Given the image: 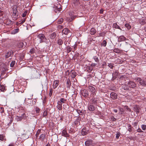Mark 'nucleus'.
Here are the masks:
<instances>
[{
    "label": "nucleus",
    "instance_id": "23",
    "mask_svg": "<svg viewBox=\"0 0 146 146\" xmlns=\"http://www.w3.org/2000/svg\"><path fill=\"white\" fill-rule=\"evenodd\" d=\"M45 135L44 134H42L40 135L39 137V139L41 141H43L45 138Z\"/></svg>",
    "mask_w": 146,
    "mask_h": 146
},
{
    "label": "nucleus",
    "instance_id": "22",
    "mask_svg": "<svg viewBox=\"0 0 146 146\" xmlns=\"http://www.w3.org/2000/svg\"><path fill=\"white\" fill-rule=\"evenodd\" d=\"M113 51L117 53H120L122 52V50L118 48H115L113 49Z\"/></svg>",
    "mask_w": 146,
    "mask_h": 146
},
{
    "label": "nucleus",
    "instance_id": "8",
    "mask_svg": "<svg viewBox=\"0 0 146 146\" xmlns=\"http://www.w3.org/2000/svg\"><path fill=\"white\" fill-rule=\"evenodd\" d=\"M92 140L91 139H88L85 141V144L86 146H90L92 145Z\"/></svg>",
    "mask_w": 146,
    "mask_h": 146
},
{
    "label": "nucleus",
    "instance_id": "24",
    "mask_svg": "<svg viewBox=\"0 0 146 146\" xmlns=\"http://www.w3.org/2000/svg\"><path fill=\"white\" fill-rule=\"evenodd\" d=\"M118 74V72H117V71H116L114 73H113V74H112L113 78L114 79H115V78H116Z\"/></svg>",
    "mask_w": 146,
    "mask_h": 146
},
{
    "label": "nucleus",
    "instance_id": "35",
    "mask_svg": "<svg viewBox=\"0 0 146 146\" xmlns=\"http://www.w3.org/2000/svg\"><path fill=\"white\" fill-rule=\"evenodd\" d=\"M94 58L95 61L96 62H99V59L98 58V56H95L94 57Z\"/></svg>",
    "mask_w": 146,
    "mask_h": 146
},
{
    "label": "nucleus",
    "instance_id": "55",
    "mask_svg": "<svg viewBox=\"0 0 146 146\" xmlns=\"http://www.w3.org/2000/svg\"><path fill=\"white\" fill-rule=\"evenodd\" d=\"M137 131L138 132H143V131L139 128H138L137 130Z\"/></svg>",
    "mask_w": 146,
    "mask_h": 146
},
{
    "label": "nucleus",
    "instance_id": "9",
    "mask_svg": "<svg viewBox=\"0 0 146 146\" xmlns=\"http://www.w3.org/2000/svg\"><path fill=\"white\" fill-rule=\"evenodd\" d=\"M77 73L74 70H72L70 72V75L72 78H74L76 76Z\"/></svg>",
    "mask_w": 146,
    "mask_h": 146
},
{
    "label": "nucleus",
    "instance_id": "41",
    "mask_svg": "<svg viewBox=\"0 0 146 146\" xmlns=\"http://www.w3.org/2000/svg\"><path fill=\"white\" fill-rule=\"evenodd\" d=\"M62 9V8L61 7H60L59 8H58L57 7H56V10H55V11L56 13H57V11H60Z\"/></svg>",
    "mask_w": 146,
    "mask_h": 146
},
{
    "label": "nucleus",
    "instance_id": "60",
    "mask_svg": "<svg viewBox=\"0 0 146 146\" xmlns=\"http://www.w3.org/2000/svg\"><path fill=\"white\" fill-rule=\"evenodd\" d=\"M63 28V27L62 25H59L58 26V28L59 29H61Z\"/></svg>",
    "mask_w": 146,
    "mask_h": 146
},
{
    "label": "nucleus",
    "instance_id": "10",
    "mask_svg": "<svg viewBox=\"0 0 146 146\" xmlns=\"http://www.w3.org/2000/svg\"><path fill=\"white\" fill-rule=\"evenodd\" d=\"M62 135L66 137L69 136V134L67 133L66 130L65 129H63L62 131Z\"/></svg>",
    "mask_w": 146,
    "mask_h": 146
},
{
    "label": "nucleus",
    "instance_id": "14",
    "mask_svg": "<svg viewBox=\"0 0 146 146\" xmlns=\"http://www.w3.org/2000/svg\"><path fill=\"white\" fill-rule=\"evenodd\" d=\"M134 111L136 112V113L137 114L139 112L140 107L137 106H135L134 108Z\"/></svg>",
    "mask_w": 146,
    "mask_h": 146
},
{
    "label": "nucleus",
    "instance_id": "2",
    "mask_svg": "<svg viewBox=\"0 0 146 146\" xmlns=\"http://www.w3.org/2000/svg\"><path fill=\"white\" fill-rule=\"evenodd\" d=\"M88 88L89 91L91 93V94L95 95L96 94V89L95 88L92 86H89Z\"/></svg>",
    "mask_w": 146,
    "mask_h": 146
},
{
    "label": "nucleus",
    "instance_id": "42",
    "mask_svg": "<svg viewBox=\"0 0 146 146\" xmlns=\"http://www.w3.org/2000/svg\"><path fill=\"white\" fill-rule=\"evenodd\" d=\"M35 109V111L36 113H38L40 111V109L39 108L37 107H36Z\"/></svg>",
    "mask_w": 146,
    "mask_h": 146
},
{
    "label": "nucleus",
    "instance_id": "61",
    "mask_svg": "<svg viewBox=\"0 0 146 146\" xmlns=\"http://www.w3.org/2000/svg\"><path fill=\"white\" fill-rule=\"evenodd\" d=\"M26 13H25V12L24 13H23V17H25L26 15Z\"/></svg>",
    "mask_w": 146,
    "mask_h": 146
},
{
    "label": "nucleus",
    "instance_id": "52",
    "mask_svg": "<svg viewBox=\"0 0 146 146\" xmlns=\"http://www.w3.org/2000/svg\"><path fill=\"white\" fill-rule=\"evenodd\" d=\"M0 111H1V113L4 112V110L3 108L1 107L0 108Z\"/></svg>",
    "mask_w": 146,
    "mask_h": 146
},
{
    "label": "nucleus",
    "instance_id": "57",
    "mask_svg": "<svg viewBox=\"0 0 146 146\" xmlns=\"http://www.w3.org/2000/svg\"><path fill=\"white\" fill-rule=\"evenodd\" d=\"M52 93V89H51L50 91L49 96H51Z\"/></svg>",
    "mask_w": 146,
    "mask_h": 146
},
{
    "label": "nucleus",
    "instance_id": "15",
    "mask_svg": "<svg viewBox=\"0 0 146 146\" xmlns=\"http://www.w3.org/2000/svg\"><path fill=\"white\" fill-rule=\"evenodd\" d=\"M18 13L17 11V9L16 8L13 9V16H17Z\"/></svg>",
    "mask_w": 146,
    "mask_h": 146
},
{
    "label": "nucleus",
    "instance_id": "64",
    "mask_svg": "<svg viewBox=\"0 0 146 146\" xmlns=\"http://www.w3.org/2000/svg\"><path fill=\"white\" fill-rule=\"evenodd\" d=\"M127 110H128L129 111H131V110L127 106Z\"/></svg>",
    "mask_w": 146,
    "mask_h": 146
},
{
    "label": "nucleus",
    "instance_id": "45",
    "mask_svg": "<svg viewBox=\"0 0 146 146\" xmlns=\"http://www.w3.org/2000/svg\"><path fill=\"white\" fill-rule=\"evenodd\" d=\"M70 73V72L68 70H67L65 73V76H68L69 75Z\"/></svg>",
    "mask_w": 146,
    "mask_h": 146
},
{
    "label": "nucleus",
    "instance_id": "16",
    "mask_svg": "<svg viewBox=\"0 0 146 146\" xmlns=\"http://www.w3.org/2000/svg\"><path fill=\"white\" fill-rule=\"evenodd\" d=\"M70 32V30L67 28L64 29L62 31V33L66 35H67Z\"/></svg>",
    "mask_w": 146,
    "mask_h": 146
},
{
    "label": "nucleus",
    "instance_id": "44",
    "mask_svg": "<svg viewBox=\"0 0 146 146\" xmlns=\"http://www.w3.org/2000/svg\"><path fill=\"white\" fill-rule=\"evenodd\" d=\"M141 128L143 130H145L146 129V125H141Z\"/></svg>",
    "mask_w": 146,
    "mask_h": 146
},
{
    "label": "nucleus",
    "instance_id": "3",
    "mask_svg": "<svg viewBox=\"0 0 146 146\" xmlns=\"http://www.w3.org/2000/svg\"><path fill=\"white\" fill-rule=\"evenodd\" d=\"M38 37L40 39V43L43 42L46 39L45 37L43 34H39L38 35Z\"/></svg>",
    "mask_w": 146,
    "mask_h": 146
},
{
    "label": "nucleus",
    "instance_id": "48",
    "mask_svg": "<svg viewBox=\"0 0 146 146\" xmlns=\"http://www.w3.org/2000/svg\"><path fill=\"white\" fill-rule=\"evenodd\" d=\"M140 23L141 25H143L145 23V22L143 20H141L140 21Z\"/></svg>",
    "mask_w": 146,
    "mask_h": 146
},
{
    "label": "nucleus",
    "instance_id": "37",
    "mask_svg": "<svg viewBox=\"0 0 146 146\" xmlns=\"http://www.w3.org/2000/svg\"><path fill=\"white\" fill-rule=\"evenodd\" d=\"M125 26L128 29H130L131 28V26L128 23H127L125 24Z\"/></svg>",
    "mask_w": 146,
    "mask_h": 146
},
{
    "label": "nucleus",
    "instance_id": "13",
    "mask_svg": "<svg viewBox=\"0 0 146 146\" xmlns=\"http://www.w3.org/2000/svg\"><path fill=\"white\" fill-rule=\"evenodd\" d=\"M80 117H78L77 119L74 121V123L76 125H80Z\"/></svg>",
    "mask_w": 146,
    "mask_h": 146
},
{
    "label": "nucleus",
    "instance_id": "32",
    "mask_svg": "<svg viewBox=\"0 0 146 146\" xmlns=\"http://www.w3.org/2000/svg\"><path fill=\"white\" fill-rule=\"evenodd\" d=\"M58 44L60 45H61L63 43L62 40L61 39H60L58 40Z\"/></svg>",
    "mask_w": 146,
    "mask_h": 146
},
{
    "label": "nucleus",
    "instance_id": "39",
    "mask_svg": "<svg viewBox=\"0 0 146 146\" xmlns=\"http://www.w3.org/2000/svg\"><path fill=\"white\" fill-rule=\"evenodd\" d=\"M15 64V61H12L10 64L11 67H13Z\"/></svg>",
    "mask_w": 146,
    "mask_h": 146
},
{
    "label": "nucleus",
    "instance_id": "19",
    "mask_svg": "<svg viewBox=\"0 0 146 146\" xmlns=\"http://www.w3.org/2000/svg\"><path fill=\"white\" fill-rule=\"evenodd\" d=\"M59 83V81L58 80H55L54 82V84H53V88H56L58 85Z\"/></svg>",
    "mask_w": 146,
    "mask_h": 146
},
{
    "label": "nucleus",
    "instance_id": "28",
    "mask_svg": "<svg viewBox=\"0 0 146 146\" xmlns=\"http://www.w3.org/2000/svg\"><path fill=\"white\" fill-rule=\"evenodd\" d=\"M119 39L121 40V41H123L125 40L126 38L125 37L123 36H121L119 37Z\"/></svg>",
    "mask_w": 146,
    "mask_h": 146
},
{
    "label": "nucleus",
    "instance_id": "25",
    "mask_svg": "<svg viewBox=\"0 0 146 146\" xmlns=\"http://www.w3.org/2000/svg\"><path fill=\"white\" fill-rule=\"evenodd\" d=\"M66 100L64 98H61L60 101H59L62 104L65 103V102L66 101Z\"/></svg>",
    "mask_w": 146,
    "mask_h": 146
},
{
    "label": "nucleus",
    "instance_id": "5",
    "mask_svg": "<svg viewBox=\"0 0 146 146\" xmlns=\"http://www.w3.org/2000/svg\"><path fill=\"white\" fill-rule=\"evenodd\" d=\"M81 94L82 96L85 97H87L89 95L88 91L86 90H82L81 91Z\"/></svg>",
    "mask_w": 146,
    "mask_h": 146
},
{
    "label": "nucleus",
    "instance_id": "27",
    "mask_svg": "<svg viewBox=\"0 0 146 146\" xmlns=\"http://www.w3.org/2000/svg\"><path fill=\"white\" fill-rule=\"evenodd\" d=\"M21 137L23 138L24 139H27V137H25V136L26 135V132H25H25L24 133H21Z\"/></svg>",
    "mask_w": 146,
    "mask_h": 146
},
{
    "label": "nucleus",
    "instance_id": "18",
    "mask_svg": "<svg viewBox=\"0 0 146 146\" xmlns=\"http://www.w3.org/2000/svg\"><path fill=\"white\" fill-rule=\"evenodd\" d=\"M56 36V33L55 32H53L50 35V38L52 39H54Z\"/></svg>",
    "mask_w": 146,
    "mask_h": 146
},
{
    "label": "nucleus",
    "instance_id": "36",
    "mask_svg": "<svg viewBox=\"0 0 146 146\" xmlns=\"http://www.w3.org/2000/svg\"><path fill=\"white\" fill-rule=\"evenodd\" d=\"M5 90V87L4 86L1 84H0V90H1V91H4Z\"/></svg>",
    "mask_w": 146,
    "mask_h": 146
},
{
    "label": "nucleus",
    "instance_id": "51",
    "mask_svg": "<svg viewBox=\"0 0 146 146\" xmlns=\"http://www.w3.org/2000/svg\"><path fill=\"white\" fill-rule=\"evenodd\" d=\"M111 119L112 121H115L116 120V119L115 118L114 116H112L111 117Z\"/></svg>",
    "mask_w": 146,
    "mask_h": 146
},
{
    "label": "nucleus",
    "instance_id": "50",
    "mask_svg": "<svg viewBox=\"0 0 146 146\" xmlns=\"http://www.w3.org/2000/svg\"><path fill=\"white\" fill-rule=\"evenodd\" d=\"M138 121H137L136 122H134L133 123V125L134 126H137V124H138Z\"/></svg>",
    "mask_w": 146,
    "mask_h": 146
},
{
    "label": "nucleus",
    "instance_id": "43",
    "mask_svg": "<svg viewBox=\"0 0 146 146\" xmlns=\"http://www.w3.org/2000/svg\"><path fill=\"white\" fill-rule=\"evenodd\" d=\"M128 131L129 132H131L132 131V129H131V126L130 125H128Z\"/></svg>",
    "mask_w": 146,
    "mask_h": 146
},
{
    "label": "nucleus",
    "instance_id": "11",
    "mask_svg": "<svg viewBox=\"0 0 146 146\" xmlns=\"http://www.w3.org/2000/svg\"><path fill=\"white\" fill-rule=\"evenodd\" d=\"M13 52L11 50L9 52H7L5 55V57L6 58H8L11 56L12 54H13Z\"/></svg>",
    "mask_w": 146,
    "mask_h": 146
},
{
    "label": "nucleus",
    "instance_id": "59",
    "mask_svg": "<svg viewBox=\"0 0 146 146\" xmlns=\"http://www.w3.org/2000/svg\"><path fill=\"white\" fill-rule=\"evenodd\" d=\"M76 16H73L72 17H71V21H72L73 20H74L75 18L76 17Z\"/></svg>",
    "mask_w": 146,
    "mask_h": 146
},
{
    "label": "nucleus",
    "instance_id": "26",
    "mask_svg": "<svg viewBox=\"0 0 146 146\" xmlns=\"http://www.w3.org/2000/svg\"><path fill=\"white\" fill-rule=\"evenodd\" d=\"M113 27L114 28H115L116 29H118L121 30L120 27L117 25L116 23H114L113 24Z\"/></svg>",
    "mask_w": 146,
    "mask_h": 146
},
{
    "label": "nucleus",
    "instance_id": "29",
    "mask_svg": "<svg viewBox=\"0 0 146 146\" xmlns=\"http://www.w3.org/2000/svg\"><path fill=\"white\" fill-rule=\"evenodd\" d=\"M48 114V111L47 110H45L44 111L43 114L42 116L44 117H45Z\"/></svg>",
    "mask_w": 146,
    "mask_h": 146
},
{
    "label": "nucleus",
    "instance_id": "17",
    "mask_svg": "<svg viewBox=\"0 0 146 146\" xmlns=\"http://www.w3.org/2000/svg\"><path fill=\"white\" fill-rule=\"evenodd\" d=\"M56 107L58 110H61L62 109V104L58 101L57 102V105Z\"/></svg>",
    "mask_w": 146,
    "mask_h": 146
},
{
    "label": "nucleus",
    "instance_id": "7",
    "mask_svg": "<svg viewBox=\"0 0 146 146\" xmlns=\"http://www.w3.org/2000/svg\"><path fill=\"white\" fill-rule=\"evenodd\" d=\"M88 110L90 111H93L95 110V108L94 106L92 104L88 105Z\"/></svg>",
    "mask_w": 146,
    "mask_h": 146
},
{
    "label": "nucleus",
    "instance_id": "34",
    "mask_svg": "<svg viewBox=\"0 0 146 146\" xmlns=\"http://www.w3.org/2000/svg\"><path fill=\"white\" fill-rule=\"evenodd\" d=\"M24 43L22 42H20L18 44V47L19 48H22L23 46Z\"/></svg>",
    "mask_w": 146,
    "mask_h": 146
},
{
    "label": "nucleus",
    "instance_id": "20",
    "mask_svg": "<svg viewBox=\"0 0 146 146\" xmlns=\"http://www.w3.org/2000/svg\"><path fill=\"white\" fill-rule=\"evenodd\" d=\"M71 85V82L70 79L68 78L67 80L66 81V86L68 88H70Z\"/></svg>",
    "mask_w": 146,
    "mask_h": 146
},
{
    "label": "nucleus",
    "instance_id": "47",
    "mask_svg": "<svg viewBox=\"0 0 146 146\" xmlns=\"http://www.w3.org/2000/svg\"><path fill=\"white\" fill-rule=\"evenodd\" d=\"M119 111L121 112V114H122L124 113L123 109L122 108H119Z\"/></svg>",
    "mask_w": 146,
    "mask_h": 146
},
{
    "label": "nucleus",
    "instance_id": "31",
    "mask_svg": "<svg viewBox=\"0 0 146 146\" xmlns=\"http://www.w3.org/2000/svg\"><path fill=\"white\" fill-rule=\"evenodd\" d=\"M107 44V42L105 40H104L102 43V46L105 47Z\"/></svg>",
    "mask_w": 146,
    "mask_h": 146
},
{
    "label": "nucleus",
    "instance_id": "40",
    "mask_svg": "<svg viewBox=\"0 0 146 146\" xmlns=\"http://www.w3.org/2000/svg\"><path fill=\"white\" fill-rule=\"evenodd\" d=\"M67 52L68 53L70 52L72 50V48L69 46H68L67 47Z\"/></svg>",
    "mask_w": 146,
    "mask_h": 146
},
{
    "label": "nucleus",
    "instance_id": "49",
    "mask_svg": "<svg viewBox=\"0 0 146 146\" xmlns=\"http://www.w3.org/2000/svg\"><path fill=\"white\" fill-rule=\"evenodd\" d=\"M4 138V137L3 135H0V140L1 141H3V140Z\"/></svg>",
    "mask_w": 146,
    "mask_h": 146
},
{
    "label": "nucleus",
    "instance_id": "63",
    "mask_svg": "<svg viewBox=\"0 0 146 146\" xmlns=\"http://www.w3.org/2000/svg\"><path fill=\"white\" fill-rule=\"evenodd\" d=\"M103 9H101L100 10V13L101 14H102V13H103Z\"/></svg>",
    "mask_w": 146,
    "mask_h": 146
},
{
    "label": "nucleus",
    "instance_id": "46",
    "mask_svg": "<svg viewBox=\"0 0 146 146\" xmlns=\"http://www.w3.org/2000/svg\"><path fill=\"white\" fill-rule=\"evenodd\" d=\"M19 29H16L13 30V32L14 34L16 33L19 32Z\"/></svg>",
    "mask_w": 146,
    "mask_h": 146
},
{
    "label": "nucleus",
    "instance_id": "54",
    "mask_svg": "<svg viewBox=\"0 0 146 146\" xmlns=\"http://www.w3.org/2000/svg\"><path fill=\"white\" fill-rule=\"evenodd\" d=\"M120 136L119 133H117L116 134V137L117 139H118Z\"/></svg>",
    "mask_w": 146,
    "mask_h": 146
},
{
    "label": "nucleus",
    "instance_id": "12",
    "mask_svg": "<svg viewBox=\"0 0 146 146\" xmlns=\"http://www.w3.org/2000/svg\"><path fill=\"white\" fill-rule=\"evenodd\" d=\"M88 132V131L86 130V128H83L82 130L81 134L82 135H84L87 134Z\"/></svg>",
    "mask_w": 146,
    "mask_h": 146
},
{
    "label": "nucleus",
    "instance_id": "21",
    "mask_svg": "<svg viewBox=\"0 0 146 146\" xmlns=\"http://www.w3.org/2000/svg\"><path fill=\"white\" fill-rule=\"evenodd\" d=\"M96 31L95 29L94 28H92L91 29L90 31V33L91 35H94L95 34Z\"/></svg>",
    "mask_w": 146,
    "mask_h": 146
},
{
    "label": "nucleus",
    "instance_id": "1",
    "mask_svg": "<svg viewBox=\"0 0 146 146\" xmlns=\"http://www.w3.org/2000/svg\"><path fill=\"white\" fill-rule=\"evenodd\" d=\"M137 81L139 82L141 85L143 86H146V81L142 80L140 78H137L136 80Z\"/></svg>",
    "mask_w": 146,
    "mask_h": 146
},
{
    "label": "nucleus",
    "instance_id": "53",
    "mask_svg": "<svg viewBox=\"0 0 146 146\" xmlns=\"http://www.w3.org/2000/svg\"><path fill=\"white\" fill-rule=\"evenodd\" d=\"M77 112L79 115H81L82 113V111L80 110H77Z\"/></svg>",
    "mask_w": 146,
    "mask_h": 146
},
{
    "label": "nucleus",
    "instance_id": "33",
    "mask_svg": "<svg viewBox=\"0 0 146 146\" xmlns=\"http://www.w3.org/2000/svg\"><path fill=\"white\" fill-rule=\"evenodd\" d=\"M23 118V117L22 116H17L16 119L17 121H21Z\"/></svg>",
    "mask_w": 146,
    "mask_h": 146
},
{
    "label": "nucleus",
    "instance_id": "4",
    "mask_svg": "<svg viewBox=\"0 0 146 146\" xmlns=\"http://www.w3.org/2000/svg\"><path fill=\"white\" fill-rule=\"evenodd\" d=\"M128 85L131 88H135L136 87V84L134 82L130 81L128 83Z\"/></svg>",
    "mask_w": 146,
    "mask_h": 146
},
{
    "label": "nucleus",
    "instance_id": "38",
    "mask_svg": "<svg viewBox=\"0 0 146 146\" xmlns=\"http://www.w3.org/2000/svg\"><path fill=\"white\" fill-rule=\"evenodd\" d=\"M63 21V19L60 18L58 20V24H61Z\"/></svg>",
    "mask_w": 146,
    "mask_h": 146
},
{
    "label": "nucleus",
    "instance_id": "62",
    "mask_svg": "<svg viewBox=\"0 0 146 146\" xmlns=\"http://www.w3.org/2000/svg\"><path fill=\"white\" fill-rule=\"evenodd\" d=\"M8 22V23L9 24H11L12 23V21L10 20H7V22Z\"/></svg>",
    "mask_w": 146,
    "mask_h": 146
},
{
    "label": "nucleus",
    "instance_id": "56",
    "mask_svg": "<svg viewBox=\"0 0 146 146\" xmlns=\"http://www.w3.org/2000/svg\"><path fill=\"white\" fill-rule=\"evenodd\" d=\"M123 89L124 90H129V88H128L127 86H125L123 88Z\"/></svg>",
    "mask_w": 146,
    "mask_h": 146
},
{
    "label": "nucleus",
    "instance_id": "58",
    "mask_svg": "<svg viewBox=\"0 0 146 146\" xmlns=\"http://www.w3.org/2000/svg\"><path fill=\"white\" fill-rule=\"evenodd\" d=\"M100 36H104L105 35V33H102L99 34Z\"/></svg>",
    "mask_w": 146,
    "mask_h": 146
},
{
    "label": "nucleus",
    "instance_id": "30",
    "mask_svg": "<svg viewBox=\"0 0 146 146\" xmlns=\"http://www.w3.org/2000/svg\"><path fill=\"white\" fill-rule=\"evenodd\" d=\"M108 64V66L111 68L113 69V67H114V64L113 63H107Z\"/></svg>",
    "mask_w": 146,
    "mask_h": 146
},
{
    "label": "nucleus",
    "instance_id": "6",
    "mask_svg": "<svg viewBox=\"0 0 146 146\" xmlns=\"http://www.w3.org/2000/svg\"><path fill=\"white\" fill-rule=\"evenodd\" d=\"M117 95L115 93L112 92L110 94V97L113 100H115L117 98Z\"/></svg>",
    "mask_w": 146,
    "mask_h": 146
}]
</instances>
